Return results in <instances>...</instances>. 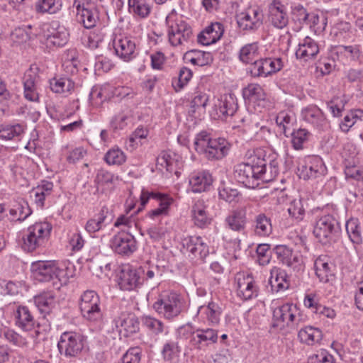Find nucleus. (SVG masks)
Instances as JSON below:
<instances>
[{
    "label": "nucleus",
    "instance_id": "53",
    "mask_svg": "<svg viewBox=\"0 0 363 363\" xmlns=\"http://www.w3.org/2000/svg\"><path fill=\"white\" fill-rule=\"evenodd\" d=\"M242 95L245 99L250 101L262 100L264 99L265 94L262 87L258 84H250L243 89Z\"/></svg>",
    "mask_w": 363,
    "mask_h": 363
},
{
    "label": "nucleus",
    "instance_id": "42",
    "mask_svg": "<svg viewBox=\"0 0 363 363\" xmlns=\"http://www.w3.org/2000/svg\"><path fill=\"white\" fill-rule=\"evenodd\" d=\"M69 33L65 28L58 27L53 33L45 37L47 46L62 47L68 41Z\"/></svg>",
    "mask_w": 363,
    "mask_h": 363
},
{
    "label": "nucleus",
    "instance_id": "12",
    "mask_svg": "<svg viewBox=\"0 0 363 363\" xmlns=\"http://www.w3.org/2000/svg\"><path fill=\"white\" fill-rule=\"evenodd\" d=\"M110 246L116 253L129 256L137 249V242L134 236L126 232H120L110 240Z\"/></svg>",
    "mask_w": 363,
    "mask_h": 363
},
{
    "label": "nucleus",
    "instance_id": "48",
    "mask_svg": "<svg viewBox=\"0 0 363 363\" xmlns=\"http://www.w3.org/2000/svg\"><path fill=\"white\" fill-rule=\"evenodd\" d=\"M258 48L257 43L245 45L240 50V60L244 63H250L256 60L259 57Z\"/></svg>",
    "mask_w": 363,
    "mask_h": 363
},
{
    "label": "nucleus",
    "instance_id": "2",
    "mask_svg": "<svg viewBox=\"0 0 363 363\" xmlns=\"http://www.w3.org/2000/svg\"><path fill=\"white\" fill-rule=\"evenodd\" d=\"M196 151L203 155L208 160H220L225 157L230 150V143L223 138H212L206 131H201L195 138Z\"/></svg>",
    "mask_w": 363,
    "mask_h": 363
},
{
    "label": "nucleus",
    "instance_id": "40",
    "mask_svg": "<svg viewBox=\"0 0 363 363\" xmlns=\"http://www.w3.org/2000/svg\"><path fill=\"white\" fill-rule=\"evenodd\" d=\"M191 213L194 224L199 228L205 227L211 223V218L206 212L203 201H198L194 203Z\"/></svg>",
    "mask_w": 363,
    "mask_h": 363
},
{
    "label": "nucleus",
    "instance_id": "47",
    "mask_svg": "<svg viewBox=\"0 0 363 363\" xmlns=\"http://www.w3.org/2000/svg\"><path fill=\"white\" fill-rule=\"evenodd\" d=\"M141 321L143 325L155 335L162 334L167 329L162 321L150 315L143 316Z\"/></svg>",
    "mask_w": 363,
    "mask_h": 363
},
{
    "label": "nucleus",
    "instance_id": "28",
    "mask_svg": "<svg viewBox=\"0 0 363 363\" xmlns=\"http://www.w3.org/2000/svg\"><path fill=\"white\" fill-rule=\"evenodd\" d=\"M252 219L254 233L259 237H267L272 233V224L269 216L262 212H257Z\"/></svg>",
    "mask_w": 363,
    "mask_h": 363
},
{
    "label": "nucleus",
    "instance_id": "39",
    "mask_svg": "<svg viewBox=\"0 0 363 363\" xmlns=\"http://www.w3.org/2000/svg\"><path fill=\"white\" fill-rule=\"evenodd\" d=\"M140 277L143 279V283L145 281H158L163 273V269L158 265L147 263L144 266L138 268Z\"/></svg>",
    "mask_w": 363,
    "mask_h": 363
},
{
    "label": "nucleus",
    "instance_id": "52",
    "mask_svg": "<svg viewBox=\"0 0 363 363\" xmlns=\"http://www.w3.org/2000/svg\"><path fill=\"white\" fill-rule=\"evenodd\" d=\"M291 144L295 150H299L304 147V145L308 142L310 133L305 128H299L294 130L291 133Z\"/></svg>",
    "mask_w": 363,
    "mask_h": 363
},
{
    "label": "nucleus",
    "instance_id": "34",
    "mask_svg": "<svg viewBox=\"0 0 363 363\" xmlns=\"http://www.w3.org/2000/svg\"><path fill=\"white\" fill-rule=\"evenodd\" d=\"M222 312L220 306L214 301H210L207 306H200L198 309V313L205 315L211 325L218 324Z\"/></svg>",
    "mask_w": 363,
    "mask_h": 363
},
{
    "label": "nucleus",
    "instance_id": "26",
    "mask_svg": "<svg viewBox=\"0 0 363 363\" xmlns=\"http://www.w3.org/2000/svg\"><path fill=\"white\" fill-rule=\"evenodd\" d=\"M333 267L334 266L327 255H320L315 259V274L321 282L328 283L333 279L334 277Z\"/></svg>",
    "mask_w": 363,
    "mask_h": 363
},
{
    "label": "nucleus",
    "instance_id": "38",
    "mask_svg": "<svg viewBox=\"0 0 363 363\" xmlns=\"http://www.w3.org/2000/svg\"><path fill=\"white\" fill-rule=\"evenodd\" d=\"M180 160V156L173 152H162L157 159V164L165 168L170 173H177V167Z\"/></svg>",
    "mask_w": 363,
    "mask_h": 363
},
{
    "label": "nucleus",
    "instance_id": "24",
    "mask_svg": "<svg viewBox=\"0 0 363 363\" xmlns=\"http://www.w3.org/2000/svg\"><path fill=\"white\" fill-rule=\"evenodd\" d=\"M251 208V204H247L233 210L225 218L227 226L233 231H243L247 223V211Z\"/></svg>",
    "mask_w": 363,
    "mask_h": 363
},
{
    "label": "nucleus",
    "instance_id": "15",
    "mask_svg": "<svg viewBox=\"0 0 363 363\" xmlns=\"http://www.w3.org/2000/svg\"><path fill=\"white\" fill-rule=\"evenodd\" d=\"M235 279L237 284V294L240 298L247 301L257 296L258 287L250 274L239 273Z\"/></svg>",
    "mask_w": 363,
    "mask_h": 363
},
{
    "label": "nucleus",
    "instance_id": "18",
    "mask_svg": "<svg viewBox=\"0 0 363 363\" xmlns=\"http://www.w3.org/2000/svg\"><path fill=\"white\" fill-rule=\"evenodd\" d=\"M56 261L39 260L31 264L30 270L33 277L38 281H49L54 279Z\"/></svg>",
    "mask_w": 363,
    "mask_h": 363
},
{
    "label": "nucleus",
    "instance_id": "23",
    "mask_svg": "<svg viewBox=\"0 0 363 363\" xmlns=\"http://www.w3.org/2000/svg\"><path fill=\"white\" fill-rule=\"evenodd\" d=\"M183 246L193 259L196 258L203 261L209 254L208 246L199 236H191L184 239Z\"/></svg>",
    "mask_w": 363,
    "mask_h": 363
},
{
    "label": "nucleus",
    "instance_id": "54",
    "mask_svg": "<svg viewBox=\"0 0 363 363\" xmlns=\"http://www.w3.org/2000/svg\"><path fill=\"white\" fill-rule=\"evenodd\" d=\"M312 28L315 33H320L327 26V17L324 15L319 16L315 13H311L306 23Z\"/></svg>",
    "mask_w": 363,
    "mask_h": 363
},
{
    "label": "nucleus",
    "instance_id": "17",
    "mask_svg": "<svg viewBox=\"0 0 363 363\" xmlns=\"http://www.w3.org/2000/svg\"><path fill=\"white\" fill-rule=\"evenodd\" d=\"M268 19L271 25L277 29H283L289 23L286 6L278 0H274L268 6Z\"/></svg>",
    "mask_w": 363,
    "mask_h": 363
},
{
    "label": "nucleus",
    "instance_id": "33",
    "mask_svg": "<svg viewBox=\"0 0 363 363\" xmlns=\"http://www.w3.org/2000/svg\"><path fill=\"white\" fill-rule=\"evenodd\" d=\"M213 182L211 175L208 172H200L191 175L189 184L194 193H200L207 190Z\"/></svg>",
    "mask_w": 363,
    "mask_h": 363
},
{
    "label": "nucleus",
    "instance_id": "59",
    "mask_svg": "<svg viewBox=\"0 0 363 363\" xmlns=\"http://www.w3.org/2000/svg\"><path fill=\"white\" fill-rule=\"evenodd\" d=\"M61 5L56 0H39L35 4V10L38 13H56Z\"/></svg>",
    "mask_w": 363,
    "mask_h": 363
},
{
    "label": "nucleus",
    "instance_id": "37",
    "mask_svg": "<svg viewBox=\"0 0 363 363\" xmlns=\"http://www.w3.org/2000/svg\"><path fill=\"white\" fill-rule=\"evenodd\" d=\"M298 337L301 342L308 345H313L322 340L323 333L318 328L307 326L299 330Z\"/></svg>",
    "mask_w": 363,
    "mask_h": 363
},
{
    "label": "nucleus",
    "instance_id": "14",
    "mask_svg": "<svg viewBox=\"0 0 363 363\" xmlns=\"http://www.w3.org/2000/svg\"><path fill=\"white\" fill-rule=\"evenodd\" d=\"M15 325L20 330L29 332L39 326L33 312L26 306L19 305L13 311Z\"/></svg>",
    "mask_w": 363,
    "mask_h": 363
},
{
    "label": "nucleus",
    "instance_id": "3",
    "mask_svg": "<svg viewBox=\"0 0 363 363\" xmlns=\"http://www.w3.org/2000/svg\"><path fill=\"white\" fill-rule=\"evenodd\" d=\"M167 34L172 46L183 45L192 38V28L182 16L173 10L166 18Z\"/></svg>",
    "mask_w": 363,
    "mask_h": 363
},
{
    "label": "nucleus",
    "instance_id": "10",
    "mask_svg": "<svg viewBox=\"0 0 363 363\" xmlns=\"http://www.w3.org/2000/svg\"><path fill=\"white\" fill-rule=\"evenodd\" d=\"M264 14L258 6L250 7L237 15L238 27L244 30L255 32L263 24Z\"/></svg>",
    "mask_w": 363,
    "mask_h": 363
},
{
    "label": "nucleus",
    "instance_id": "60",
    "mask_svg": "<svg viewBox=\"0 0 363 363\" xmlns=\"http://www.w3.org/2000/svg\"><path fill=\"white\" fill-rule=\"evenodd\" d=\"M294 121V115L287 111H281L276 117V123L279 127H282L285 135H286V129L289 125H293Z\"/></svg>",
    "mask_w": 363,
    "mask_h": 363
},
{
    "label": "nucleus",
    "instance_id": "7",
    "mask_svg": "<svg viewBox=\"0 0 363 363\" xmlns=\"http://www.w3.org/2000/svg\"><path fill=\"white\" fill-rule=\"evenodd\" d=\"M152 307L158 314L166 319L172 320L181 313L182 303L178 294L170 292L162 295Z\"/></svg>",
    "mask_w": 363,
    "mask_h": 363
},
{
    "label": "nucleus",
    "instance_id": "27",
    "mask_svg": "<svg viewBox=\"0 0 363 363\" xmlns=\"http://www.w3.org/2000/svg\"><path fill=\"white\" fill-rule=\"evenodd\" d=\"M223 31V27L220 23H213L198 35V42L203 45L215 43L221 38Z\"/></svg>",
    "mask_w": 363,
    "mask_h": 363
},
{
    "label": "nucleus",
    "instance_id": "1",
    "mask_svg": "<svg viewBox=\"0 0 363 363\" xmlns=\"http://www.w3.org/2000/svg\"><path fill=\"white\" fill-rule=\"evenodd\" d=\"M279 174L277 159H265L257 155L250 157L246 162L238 164L234 168L235 179L247 188H256L260 182H269Z\"/></svg>",
    "mask_w": 363,
    "mask_h": 363
},
{
    "label": "nucleus",
    "instance_id": "13",
    "mask_svg": "<svg viewBox=\"0 0 363 363\" xmlns=\"http://www.w3.org/2000/svg\"><path fill=\"white\" fill-rule=\"evenodd\" d=\"M301 118L304 122L318 131H325L330 123L325 114L317 106H308L301 111Z\"/></svg>",
    "mask_w": 363,
    "mask_h": 363
},
{
    "label": "nucleus",
    "instance_id": "36",
    "mask_svg": "<svg viewBox=\"0 0 363 363\" xmlns=\"http://www.w3.org/2000/svg\"><path fill=\"white\" fill-rule=\"evenodd\" d=\"M32 213L28 202L21 199L17 201L9 210V215L13 221H24Z\"/></svg>",
    "mask_w": 363,
    "mask_h": 363
},
{
    "label": "nucleus",
    "instance_id": "35",
    "mask_svg": "<svg viewBox=\"0 0 363 363\" xmlns=\"http://www.w3.org/2000/svg\"><path fill=\"white\" fill-rule=\"evenodd\" d=\"M186 62L194 65L203 67L211 64L213 62V57L211 52H203L197 50L187 51L184 56Z\"/></svg>",
    "mask_w": 363,
    "mask_h": 363
},
{
    "label": "nucleus",
    "instance_id": "4",
    "mask_svg": "<svg viewBox=\"0 0 363 363\" xmlns=\"http://www.w3.org/2000/svg\"><path fill=\"white\" fill-rule=\"evenodd\" d=\"M316 218L313 228L315 237L323 245L334 240L340 231L339 222L335 214L328 213L326 208Z\"/></svg>",
    "mask_w": 363,
    "mask_h": 363
},
{
    "label": "nucleus",
    "instance_id": "9",
    "mask_svg": "<svg viewBox=\"0 0 363 363\" xmlns=\"http://www.w3.org/2000/svg\"><path fill=\"white\" fill-rule=\"evenodd\" d=\"M101 301L96 291L87 290L81 296L79 308L83 317L90 321H96L102 316Z\"/></svg>",
    "mask_w": 363,
    "mask_h": 363
},
{
    "label": "nucleus",
    "instance_id": "16",
    "mask_svg": "<svg viewBox=\"0 0 363 363\" xmlns=\"http://www.w3.org/2000/svg\"><path fill=\"white\" fill-rule=\"evenodd\" d=\"M218 330L209 328H198L189 340V345L198 350H203L208 345L217 342Z\"/></svg>",
    "mask_w": 363,
    "mask_h": 363
},
{
    "label": "nucleus",
    "instance_id": "61",
    "mask_svg": "<svg viewBox=\"0 0 363 363\" xmlns=\"http://www.w3.org/2000/svg\"><path fill=\"white\" fill-rule=\"evenodd\" d=\"M30 28V26L15 28L11 33V38L13 42L16 43H23L28 41L30 38V32L28 31Z\"/></svg>",
    "mask_w": 363,
    "mask_h": 363
},
{
    "label": "nucleus",
    "instance_id": "31",
    "mask_svg": "<svg viewBox=\"0 0 363 363\" xmlns=\"http://www.w3.org/2000/svg\"><path fill=\"white\" fill-rule=\"evenodd\" d=\"M151 199L158 201L159 208L166 213H167L168 208L173 201V199L167 194L143 189L140 194V205L144 207Z\"/></svg>",
    "mask_w": 363,
    "mask_h": 363
},
{
    "label": "nucleus",
    "instance_id": "51",
    "mask_svg": "<svg viewBox=\"0 0 363 363\" xmlns=\"http://www.w3.org/2000/svg\"><path fill=\"white\" fill-rule=\"evenodd\" d=\"M24 131L23 126L21 124L2 125L0 127V138L4 140H12L20 136Z\"/></svg>",
    "mask_w": 363,
    "mask_h": 363
},
{
    "label": "nucleus",
    "instance_id": "32",
    "mask_svg": "<svg viewBox=\"0 0 363 363\" xmlns=\"http://www.w3.org/2000/svg\"><path fill=\"white\" fill-rule=\"evenodd\" d=\"M216 107L218 113L223 116H232L238 108L237 99L233 94H225L218 100Z\"/></svg>",
    "mask_w": 363,
    "mask_h": 363
},
{
    "label": "nucleus",
    "instance_id": "56",
    "mask_svg": "<svg viewBox=\"0 0 363 363\" xmlns=\"http://www.w3.org/2000/svg\"><path fill=\"white\" fill-rule=\"evenodd\" d=\"M108 208L105 206L102 207L96 219L91 218L86 222L85 225L86 230L89 233H94L99 231L102 227V223L106 218Z\"/></svg>",
    "mask_w": 363,
    "mask_h": 363
},
{
    "label": "nucleus",
    "instance_id": "45",
    "mask_svg": "<svg viewBox=\"0 0 363 363\" xmlns=\"http://www.w3.org/2000/svg\"><path fill=\"white\" fill-rule=\"evenodd\" d=\"M128 9L130 13L141 18L149 16L152 7L147 0H128Z\"/></svg>",
    "mask_w": 363,
    "mask_h": 363
},
{
    "label": "nucleus",
    "instance_id": "63",
    "mask_svg": "<svg viewBox=\"0 0 363 363\" xmlns=\"http://www.w3.org/2000/svg\"><path fill=\"white\" fill-rule=\"evenodd\" d=\"M262 60L267 76L280 71L283 67L281 58H263Z\"/></svg>",
    "mask_w": 363,
    "mask_h": 363
},
{
    "label": "nucleus",
    "instance_id": "8",
    "mask_svg": "<svg viewBox=\"0 0 363 363\" xmlns=\"http://www.w3.org/2000/svg\"><path fill=\"white\" fill-rule=\"evenodd\" d=\"M273 319V327L286 325L289 328H298L302 318L296 306L287 303L274 309Z\"/></svg>",
    "mask_w": 363,
    "mask_h": 363
},
{
    "label": "nucleus",
    "instance_id": "20",
    "mask_svg": "<svg viewBox=\"0 0 363 363\" xmlns=\"http://www.w3.org/2000/svg\"><path fill=\"white\" fill-rule=\"evenodd\" d=\"M320 52V46L317 41L311 37H306L298 44L296 50V57L303 62L314 60Z\"/></svg>",
    "mask_w": 363,
    "mask_h": 363
},
{
    "label": "nucleus",
    "instance_id": "6",
    "mask_svg": "<svg viewBox=\"0 0 363 363\" xmlns=\"http://www.w3.org/2000/svg\"><path fill=\"white\" fill-rule=\"evenodd\" d=\"M51 226L48 223H35L29 226L23 237L22 247L25 251L33 252L45 245L48 239Z\"/></svg>",
    "mask_w": 363,
    "mask_h": 363
},
{
    "label": "nucleus",
    "instance_id": "55",
    "mask_svg": "<svg viewBox=\"0 0 363 363\" xmlns=\"http://www.w3.org/2000/svg\"><path fill=\"white\" fill-rule=\"evenodd\" d=\"M292 20L302 26L306 23L310 13L301 4H294L291 6Z\"/></svg>",
    "mask_w": 363,
    "mask_h": 363
},
{
    "label": "nucleus",
    "instance_id": "58",
    "mask_svg": "<svg viewBox=\"0 0 363 363\" xmlns=\"http://www.w3.org/2000/svg\"><path fill=\"white\" fill-rule=\"evenodd\" d=\"M126 157L119 148L109 150L104 156V160L112 165H121L125 162Z\"/></svg>",
    "mask_w": 363,
    "mask_h": 363
},
{
    "label": "nucleus",
    "instance_id": "43",
    "mask_svg": "<svg viewBox=\"0 0 363 363\" xmlns=\"http://www.w3.org/2000/svg\"><path fill=\"white\" fill-rule=\"evenodd\" d=\"M304 306L308 308H312L313 312L323 314L327 318H333L335 316V311L318 303L315 299V295L313 294H308L304 298Z\"/></svg>",
    "mask_w": 363,
    "mask_h": 363
},
{
    "label": "nucleus",
    "instance_id": "57",
    "mask_svg": "<svg viewBox=\"0 0 363 363\" xmlns=\"http://www.w3.org/2000/svg\"><path fill=\"white\" fill-rule=\"evenodd\" d=\"M192 71L186 67H183L179 69L178 79L172 82L174 90L177 92L182 90L192 78Z\"/></svg>",
    "mask_w": 363,
    "mask_h": 363
},
{
    "label": "nucleus",
    "instance_id": "11",
    "mask_svg": "<svg viewBox=\"0 0 363 363\" xmlns=\"http://www.w3.org/2000/svg\"><path fill=\"white\" fill-rule=\"evenodd\" d=\"M73 6L77 9V21L85 28H94L99 20V12L96 7L90 3H84V0H74Z\"/></svg>",
    "mask_w": 363,
    "mask_h": 363
},
{
    "label": "nucleus",
    "instance_id": "19",
    "mask_svg": "<svg viewBox=\"0 0 363 363\" xmlns=\"http://www.w3.org/2000/svg\"><path fill=\"white\" fill-rule=\"evenodd\" d=\"M113 46L116 55L125 62L135 57V43L129 37L116 35L113 40Z\"/></svg>",
    "mask_w": 363,
    "mask_h": 363
},
{
    "label": "nucleus",
    "instance_id": "29",
    "mask_svg": "<svg viewBox=\"0 0 363 363\" xmlns=\"http://www.w3.org/2000/svg\"><path fill=\"white\" fill-rule=\"evenodd\" d=\"M114 323L120 333L122 329L124 330L126 336L139 330V321L135 315L131 313H121L119 317L114 319Z\"/></svg>",
    "mask_w": 363,
    "mask_h": 363
},
{
    "label": "nucleus",
    "instance_id": "46",
    "mask_svg": "<svg viewBox=\"0 0 363 363\" xmlns=\"http://www.w3.org/2000/svg\"><path fill=\"white\" fill-rule=\"evenodd\" d=\"M35 306L42 313L48 314L55 305V296L51 292H45L35 296Z\"/></svg>",
    "mask_w": 363,
    "mask_h": 363
},
{
    "label": "nucleus",
    "instance_id": "25",
    "mask_svg": "<svg viewBox=\"0 0 363 363\" xmlns=\"http://www.w3.org/2000/svg\"><path fill=\"white\" fill-rule=\"evenodd\" d=\"M326 168L322 159L318 156L310 157L308 164L302 167L300 177L303 179H315L325 173Z\"/></svg>",
    "mask_w": 363,
    "mask_h": 363
},
{
    "label": "nucleus",
    "instance_id": "21",
    "mask_svg": "<svg viewBox=\"0 0 363 363\" xmlns=\"http://www.w3.org/2000/svg\"><path fill=\"white\" fill-rule=\"evenodd\" d=\"M118 284L122 290L131 291L143 284L138 268L130 266L124 267L119 274Z\"/></svg>",
    "mask_w": 363,
    "mask_h": 363
},
{
    "label": "nucleus",
    "instance_id": "62",
    "mask_svg": "<svg viewBox=\"0 0 363 363\" xmlns=\"http://www.w3.org/2000/svg\"><path fill=\"white\" fill-rule=\"evenodd\" d=\"M257 260L260 265L269 263L271 259L270 246L268 244H259L257 247Z\"/></svg>",
    "mask_w": 363,
    "mask_h": 363
},
{
    "label": "nucleus",
    "instance_id": "41",
    "mask_svg": "<svg viewBox=\"0 0 363 363\" xmlns=\"http://www.w3.org/2000/svg\"><path fill=\"white\" fill-rule=\"evenodd\" d=\"M272 291L278 292L289 288L287 274L284 270L274 269L271 272V277L269 280Z\"/></svg>",
    "mask_w": 363,
    "mask_h": 363
},
{
    "label": "nucleus",
    "instance_id": "50",
    "mask_svg": "<svg viewBox=\"0 0 363 363\" xmlns=\"http://www.w3.org/2000/svg\"><path fill=\"white\" fill-rule=\"evenodd\" d=\"M347 233L354 243H359L362 240L361 226L357 218H351L345 224Z\"/></svg>",
    "mask_w": 363,
    "mask_h": 363
},
{
    "label": "nucleus",
    "instance_id": "30",
    "mask_svg": "<svg viewBox=\"0 0 363 363\" xmlns=\"http://www.w3.org/2000/svg\"><path fill=\"white\" fill-rule=\"evenodd\" d=\"M38 77L31 69L27 70L23 78L24 97L30 101H38L39 99L36 89Z\"/></svg>",
    "mask_w": 363,
    "mask_h": 363
},
{
    "label": "nucleus",
    "instance_id": "22",
    "mask_svg": "<svg viewBox=\"0 0 363 363\" xmlns=\"http://www.w3.org/2000/svg\"><path fill=\"white\" fill-rule=\"evenodd\" d=\"M273 252L280 262L294 269H298L303 264V260L298 253L294 252L286 245H277Z\"/></svg>",
    "mask_w": 363,
    "mask_h": 363
},
{
    "label": "nucleus",
    "instance_id": "5",
    "mask_svg": "<svg viewBox=\"0 0 363 363\" xmlns=\"http://www.w3.org/2000/svg\"><path fill=\"white\" fill-rule=\"evenodd\" d=\"M87 343V338L82 333L66 331L61 334L57 348L61 355L67 358L79 357Z\"/></svg>",
    "mask_w": 363,
    "mask_h": 363
},
{
    "label": "nucleus",
    "instance_id": "64",
    "mask_svg": "<svg viewBox=\"0 0 363 363\" xmlns=\"http://www.w3.org/2000/svg\"><path fill=\"white\" fill-rule=\"evenodd\" d=\"M55 267L56 270H55L54 278L59 281L60 286L66 284L69 277L72 276L69 274V268L65 264H60L57 262H55Z\"/></svg>",
    "mask_w": 363,
    "mask_h": 363
},
{
    "label": "nucleus",
    "instance_id": "44",
    "mask_svg": "<svg viewBox=\"0 0 363 363\" xmlns=\"http://www.w3.org/2000/svg\"><path fill=\"white\" fill-rule=\"evenodd\" d=\"M50 89L57 94H70L74 83L67 77H54L50 80Z\"/></svg>",
    "mask_w": 363,
    "mask_h": 363
},
{
    "label": "nucleus",
    "instance_id": "49",
    "mask_svg": "<svg viewBox=\"0 0 363 363\" xmlns=\"http://www.w3.org/2000/svg\"><path fill=\"white\" fill-rule=\"evenodd\" d=\"M218 198L229 203L238 202L240 193L238 189L232 188L225 184H220L218 188Z\"/></svg>",
    "mask_w": 363,
    "mask_h": 363
}]
</instances>
